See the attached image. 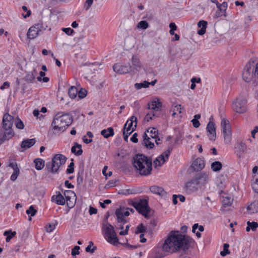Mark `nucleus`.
Wrapping results in <instances>:
<instances>
[{"label":"nucleus","mask_w":258,"mask_h":258,"mask_svg":"<svg viewBox=\"0 0 258 258\" xmlns=\"http://www.w3.org/2000/svg\"><path fill=\"white\" fill-rule=\"evenodd\" d=\"M190 239L178 231H171L162 246L163 251L171 253L180 250L187 249L190 243Z\"/></svg>","instance_id":"obj_1"},{"label":"nucleus","mask_w":258,"mask_h":258,"mask_svg":"<svg viewBox=\"0 0 258 258\" xmlns=\"http://www.w3.org/2000/svg\"><path fill=\"white\" fill-rule=\"evenodd\" d=\"M134 167L141 176L151 174L152 170V160L143 154H137L133 159Z\"/></svg>","instance_id":"obj_2"},{"label":"nucleus","mask_w":258,"mask_h":258,"mask_svg":"<svg viewBox=\"0 0 258 258\" xmlns=\"http://www.w3.org/2000/svg\"><path fill=\"white\" fill-rule=\"evenodd\" d=\"M72 121L73 117L70 114L58 112L53 118L51 126L54 130L63 132Z\"/></svg>","instance_id":"obj_3"},{"label":"nucleus","mask_w":258,"mask_h":258,"mask_svg":"<svg viewBox=\"0 0 258 258\" xmlns=\"http://www.w3.org/2000/svg\"><path fill=\"white\" fill-rule=\"evenodd\" d=\"M128 204L133 206L139 213L142 214L145 218L150 217L149 214L151 211V208L148 205V199H137L135 201L130 200Z\"/></svg>","instance_id":"obj_4"},{"label":"nucleus","mask_w":258,"mask_h":258,"mask_svg":"<svg viewBox=\"0 0 258 258\" xmlns=\"http://www.w3.org/2000/svg\"><path fill=\"white\" fill-rule=\"evenodd\" d=\"M102 229L104 231L105 238L108 242L113 245H117L119 243L114 227L110 224L108 222L104 223Z\"/></svg>","instance_id":"obj_5"},{"label":"nucleus","mask_w":258,"mask_h":258,"mask_svg":"<svg viewBox=\"0 0 258 258\" xmlns=\"http://www.w3.org/2000/svg\"><path fill=\"white\" fill-rule=\"evenodd\" d=\"M67 160L66 156L62 154H56L52 158L51 162L46 164V167L49 171L53 173H56L60 167L63 165Z\"/></svg>","instance_id":"obj_6"},{"label":"nucleus","mask_w":258,"mask_h":258,"mask_svg":"<svg viewBox=\"0 0 258 258\" xmlns=\"http://www.w3.org/2000/svg\"><path fill=\"white\" fill-rule=\"evenodd\" d=\"M221 126L225 143L226 144H230L232 140V133L229 120L225 118H223L221 120Z\"/></svg>","instance_id":"obj_7"},{"label":"nucleus","mask_w":258,"mask_h":258,"mask_svg":"<svg viewBox=\"0 0 258 258\" xmlns=\"http://www.w3.org/2000/svg\"><path fill=\"white\" fill-rule=\"evenodd\" d=\"M233 110L239 113H243L247 110V100L245 97L242 96L237 98L233 103Z\"/></svg>","instance_id":"obj_8"},{"label":"nucleus","mask_w":258,"mask_h":258,"mask_svg":"<svg viewBox=\"0 0 258 258\" xmlns=\"http://www.w3.org/2000/svg\"><path fill=\"white\" fill-rule=\"evenodd\" d=\"M254 61L250 59L246 64L242 73L243 79L246 82L251 81L253 77V71L254 65Z\"/></svg>","instance_id":"obj_9"},{"label":"nucleus","mask_w":258,"mask_h":258,"mask_svg":"<svg viewBox=\"0 0 258 258\" xmlns=\"http://www.w3.org/2000/svg\"><path fill=\"white\" fill-rule=\"evenodd\" d=\"M15 136L13 128L2 127L0 130V145L4 142L9 141Z\"/></svg>","instance_id":"obj_10"},{"label":"nucleus","mask_w":258,"mask_h":258,"mask_svg":"<svg viewBox=\"0 0 258 258\" xmlns=\"http://www.w3.org/2000/svg\"><path fill=\"white\" fill-rule=\"evenodd\" d=\"M128 68L131 73L133 74L139 72L142 69V64L138 56L134 55L132 56L128 64Z\"/></svg>","instance_id":"obj_11"},{"label":"nucleus","mask_w":258,"mask_h":258,"mask_svg":"<svg viewBox=\"0 0 258 258\" xmlns=\"http://www.w3.org/2000/svg\"><path fill=\"white\" fill-rule=\"evenodd\" d=\"M198 185L200 188L205 186L209 181V177L205 172H200L194 176Z\"/></svg>","instance_id":"obj_12"},{"label":"nucleus","mask_w":258,"mask_h":258,"mask_svg":"<svg viewBox=\"0 0 258 258\" xmlns=\"http://www.w3.org/2000/svg\"><path fill=\"white\" fill-rule=\"evenodd\" d=\"M206 130L209 140L214 141L216 138V124L215 123L210 120L207 125Z\"/></svg>","instance_id":"obj_13"},{"label":"nucleus","mask_w":258,"mask_h":258,"mask_svg":"<svg viewBox=\"0 0 258 258\" xmlns=\"http://www.w3.org/2000/svg\"><path fill=\"white\" fill-rule=\"evenodd\" d=\"M200 188L198 185L194 177L189 181L186 182L184 190L187 194H190Z\"/></svg>","instance_id":"obj_14"},{"label":"nucleus","mask_w":258,"mask_h":258,"mask_svg":"<svg viewBox=\"0 0 258 258\" xmlns=\"http://www.w3.org/2000/svg\"><path fill=\"white\" fill-rule=\"evenodd\" d=\"M14 121V116L10 115L8 113H6L3 117L2 127L13 128Z\"/></svg>","instance_id":"obj_15"},{"label":"nucleus","mask_w":258,"mask_h":258,"mask_svg":"<svg viewBox=\"0 0 258 258\" xmlns=\"http://www.w3.org/2000/svg\"><path fill=\"white\" fill-rule=\"evenodd\" d=\"M115 215L117 217V220L118 223H126V221L124 219V217H127L130 215V212L125 211L124 208L117 209L115 211Z\"/></svg>","instance_id":"obj_16"},{"label":"nucleus","mask_w":258,"mask_h":258,"mask_svg":"<svg viewBox=\"0 0 258 258\" xmlns=\"http://www.w3.org/2000/svg\"><path fill=\"white\" fill-rule=\"evenodd\" d=\"M205 166L204 160L201 158H198L194 161L190 167L194 171H199L204 169Z\"/></svg>","instance_id":"obj_17"},{"label":"nucleus","mask_w":258,"mask_h":258,"mask_svg":"<svg viewBox=\"0 0 258 258\" xmlns=\"http://www.w3.org/2000/svg\"><path fill=\"white\" fill-rule=\"evenodd\" d=\"M113 71L117 74H125L131 73L128 66L117 63L113 66Z\"/></svg>","instance_id":"obj_18"},{"label":"nucleus","mask_w":258,"mask_h":258,"mask_svg":"<svg viewBox=\"0 0 258 258\" xmlns=\"http://www.w3.org/2000/svg\"><path fill=\"white\" fill-rule=\"evenodd\" d=\"M40 31L38 27V25H35L32 27H31L27 32V35L28 39H33L36 38L38 35L39 32Z\"/></svg>","instance_id":"obj_19"},{"label":"nucleus","mask_w":258,"mask_h":258,"mask_svg":"<svg viewBox=\"0 0 258 258\" xmlns=\"http://www.w3.org/2000/svg\"><path fill=\"white\" fill-rule=\"evenodd\" d=\"M137 117L135 116H132L125 123L123 129L124 130L127 128L130 130H132L134 129V131L135 130L137 124Z\"/></svg>","instance_id":"obj_20"},{"label":"nucleus","mask_w":258,"mask_h":258,"mask_svg":"<svg viewBox=\"0 0 258 258\" xmlns=\"http://www.w3.org/2000/svg\"><path fill=\"white\" fill-rule=\"evenodd\" d=\"M162 107V103L159 100H154L148 104V109L153 112L159 111Z\"/></svg>","instance_id":"obj_21"},{"label":"nucleus","mask_w":258,"mask_h":258,"mask_svg":"<svg viewBox=\"0 0 258 258\" xmlns=\"http://www.w3.org/2000/svg\"><path fill=\"white\" fill-rule=\"evenodd\" d=\"M143 141L142 144L144 145L146 148L152 149L154 147V142L151 141V139L148 136L146 132H145L143 135Z\"/></svg>","instance_id":"obj_22"},{"label":"nucleus","mask_w":258,"mask_h":258,"mask_svg":"<svg viewBox=\"0 0 258 258\" xmlns=\"http://www.w3.org/2000/svg\"><path fill=\"white\" fill-rule=\"evenodd\" d=\"M228 7V4L227 2H224L222 4H217V9H218V11L216 12V14L218 15V16H224L226 17L227 16L226 13V11L227 10Z\"/></svg>","instance_id":"obj_23"},{"label":"nucleus","mask_w":258,"mask_h":258,"mask_svg":"<svg viewBox=\"0 0 258 258\" xmlns=\"http://www.w3.org/2000/svg\"><path fill=\"white\" fill-rule=\"evenodd\" d=\"M51 200L52 202H55L57 205H64L66 203V200L63 197V196L58 192H56V195L53 196L51 198Z\"/></svg>","instance_id":"obj_24"},{"label":"nucleus","mask_w":258,"mask_h":258,"mask_svg":"<svg viewBox=\"0 0 258 258\" xmlns=\"http://www.w3.org/2000/svg\"><path fill=\"white\" fill-rule=\"evenodd\" d=\"M36 73L37 72L35 69H33L31 72H28L24 78V80L28 83H34Z\"/></svg>","instance_id":"obj_25"},{"label":"nucleus","mask_w":258,"mask_h":258,"mask_svg":"<svg viewBox=\"0 0 258 258\" xmlns=\"http://www.w3.org/2000/svg\"><path fill=\"white\" fill-rule=\"evenodd\" d=\"M235 148L237 150V155L239 156H240L241 154L244 153L246 150V146L242 142L237 143Z\"/></svg>","instance_id":"obj_26"},{"label":"nucleus","mask_w":258,"mask_h":258,"mask_svg":"<svg viewBox=\"0 0 258 258\" xmlns=\"http://www.w3.org/2000/svg\"><path fill=\"white\" fill-rule=\"evenodd\" d=\"M208 23L207 21L204 20L200 21L198 23V26L199 27H201V28L198 30V34L200 35H203L206 33V30L207 28Z\"/></svg>","instance_id":"obj_27"},{"label":"nucleus","mask_w":258,"mask_h":258,"mask_svg":"<svg viewBox=\"0 0 258 258\" xmlns=\"http://www.w3.org/2000/svg\"><path fill=\"white\" fill-rule=\"evenodd\" d=\"M71 152L77 156L81 155L83 153L81 145L75 143L74 146L72 147Z\"/></svg>","instance_id":"obj_28"},{"label":"nucleus","mask_w":258,"mask_h":258,"mask_svg":"<svg viewBox=\"0 0 258 258\" xmlns=\"http://www.w3.org/2000/svg\"><path fill=\"white\" fill-rule=\"evenodd\" d=\"M35 143V139H27L22 141L21 146L22 148H29L33 146Z\"/></svg>","instance_id":"obj_29"},{"label":"nucleus","mask_w":258,"mask_h":258,"mask_svg":"<svg viewBox=\"0 0 258 258\" xmlns=\"http://www.w3.org/2000/svg\"><path fill=\"white\" fill-rule=\"evenodd\" d=\"M247 211L250 213H255L258 212V201H254L247 207Z\"/></svg>","instance_id":"obj_30"},{"label":"nucleus","mask_w":258,"mask_h":258,"mask_svg":"<svg viewBox=\"0 0 258 258\" xmlns=\"http://www.w3.org/2000/svg\"><path fill=\"white\" fill-rule=\"evenodd\" d=\"M114 134L113 129L111 127H108L107 129L103 130L101 131V135L106 139L110 137H112Z\"/></svg>","instance_id":"obj_31"},{"label":"nucleus","mask_w":258,"mask_h":258,"mask_svg":"<svg viewBox=\"0 0 258 258\" xmlns=\"http://www.w3.org/2000/svg\"><path fill=\"white\" fill-rule=\"evenodd\" d=\"M223 200H222V205L224 207L230 206L232 203L233 199L231 196L229 195H226L223 196Z\"/></svg>","instance_id":"obj_32"},{"label":"nucleus","mask_w":258,"mask_h":258,"mask_svg":"<svg viewBox=\"0 0 258 258\" xmlns=\"http://www.w3.org/2000/svg\"><path fill=\"white\" fill-rule=\"evenodd\" d=\"M150 191L153 194L163 196L165 194L164 190L161 187L158 186H152L150 188Z\"/></svg>","instance_id":"obj_33"},{"label":"nucleus","mask_w":258,"mask_h":258,"mask_svg":"<svg viewBox=\"0 0 258 258\" xmlns=\"http://www.w3.org/2000/svg\"><path fill=\"white\" fill-rule=\"evenodd\" d=\"M246 224L247 227H246V231L247 232H249L250 230L252 231H255L258 228V223L256 222L247 221Z\"/></svg>","instance_id":"obj_34"},{"label":"nucleus","mask_w":258,"mask_h":258,"mask_svg":"<svg viewBox=\"0 0 258 258\" xmlns=\"http://www.w3.org/2000/svg\"><path fill=\"white\" fill-rule=\"evenodd\" d=\"M34 163L36 169L38 170L43 169L45 165L44 161L40 158L35 159L34 161Z\"/></svg>","instance_id":"obj_35"},{"label":"nucleus","mask_w":258,"mask_h":258,"mask_svg":"<svg viewBox=\"0 0 258 258\" xmlns=\"http://www.w3.org/2000/svg\"><path fill=\"white\" fill-rule=\"evenodd\" d=\"M166 161V159L162 156H159L154 161V167L161 166Z\"/></svg>","instance_id":"obj_36"},{"label":"nucleus","mask_w":258,"mask_h":258,"mask_svg":"<svg viewBox=\"0 0 258 258\" xmlns=\"http://www.w3.org/2000/svg\"><path fill=\"white\" fill-rule=\"evenodd\" d=\"M171 111H173L172 116H175L176 112L179 113H181V107L180 104H178L176 102H174L172 104V107Z\"/></svg>","instance_id":"obj_37"},{"label":"nucleus","mask_w":258,"mask_h":258,"mask_svg":"<svg viewBox=\"0 0 258 258\" xmlns=\"http://www.w3.org/2000/svg\"><path fill=\"white\" fill-rule=\"evenodd\" d=\"M222 167V163L219 161H215L211 164V169L213 171H219Z\"/></svg>","instance_id":"obj_38"},{"label":"nucleus","mask_w":258,"mask_h":258,"mask_svg":"<svg viewBox=\"0 0 258 258\" xmlns=\"http://www.w3.org/2000/svg\"><path fill=\"white\" fill-rule=\"evenodd\" d=\"M78 93V91L77 88L74 86L71 87L68 91L69 96L72 99H74L77 97Z\"/></svg>","instance_id":"obj_39"},{"label":"nucleus","mask_w":258,"mask_h":258,"mask_svg":"<svg viewBox=\"0 0 258 258\" xmlns=\"http://www.w3.org/2000/svg\"><path fill=\"white\" fill-rule=\"evenodd\" d=\"M147 132L150 134L149 136H148L149 137H150L151 139H154L156 138V137L158 136V131L156 130V128L154 127H150L147 130Z\"/></svg>","instance_id":"obj_40"},{"label":"nucleus","mask_w":258,"mask_h":258,"mask_svg":"<svg viewBox=\"0 0 258 258\" xmlns=\"http://www.w3.org/2000/svg\"><path fill=\"white\" fill-rule=\"evenodd\" d=\"M150 85V83L148 82V81H144L142 83H136L135 84V87L136 89L137 90H139V89H141V88H147L149 87Z\"/></svg>","instance_id":"obj_41"},{"label":"nucleus","mask_w":258,"mask_h":258,"mask_svg":"<svg viewBox=\"0 0 258 258\" xmlns=\"http://www.w3.org/2000/svg\"><path fill=\"white\" fill-rule=\"evenodd\" d=\"M253 181L252 183L253 189L255 192L258 193V173L253 176Z\"/></svg>","instance_id":"obj_42"},{"label":"nucleus","mask_w":258,"mask_h":258,"mask_svg":"<svg viewBox=\"0 0 258 258\" xmlns=\"http://www.w3.org/2000/svg\"><path fill=\"white\" fill-rule=\"evenodd\" d=\"M16 234V232L15 231L12 232L11 230L6 231L4 232V235L5 236H7L6 241L7 242H9L12 239V238Z\"/></svg>","instance_id":"obj_43"},{"label":"nucleus","mask_w":258,"mask_h":258,"mask_svg":"<svg viewBox=\"0 0 258 258\" xmlns=\"http://www.w3.org/2000/svg\"><path fill=\"white\" fill-rule=\"evenodd\" d=\"M89 245L86 248V251L87 252L93 253L95 250L97 249L96 246H93V243L92 241H90Z\"/></svg>","instance_id":"obj_44"},{"label":"nucleus","mask_w":258,"mask_h":258,"mask_svg":"<svg viewBox=\"0 0 258 258\" xmlns=\"http://www.w3.org/2000/svg\"><path fill=\"white\" fill-rule=\"evenodd\" d=\"M16 127L19 130H22L24 128V124L23 121L18 117L15 121Z\"/></svg>","instance_id":"obj_45"},{"label":"nucleus","mask_w":258,"mask_h":258,"mask_svg":"<svg viewBox=\"0 0 258 258\" xmlns=\"http://www.w3.org/2000/svg\"><path fill=\"white\" fill-rule=\"evenodd\" d=\"M19 173H20L19 168H18L17 169H15V170H14L13 174L11 176V178H10L11 180L13 181H15L16 180V179L17 178Z\"/></svg>","instance_id":"obj_46"},{"label":"nucleus","mask_w":258,"mask_h":258,"mask_svg":"<svg viewBox=\"0 0 258 258\" xmlns=\"http://www.w3.org/2000/svg\"><path fill=\"white\" fill-rule=\"evenodd\" d=\"M26 213L28 215H30L31 216H34L37 213V210L34 208L33 206L29 207V209L26 210Z\"/></svg>","instance_id":"obj_47"},{"label":"nucleus","mask_w":258,"mask_h":258,"mask_svg":"<svg viewBox=\"0 0 258 258\" xmlns=\"http://www.w3.org/2000/svg\"><path fill=\"white\" fill-rule=\"evenodd\" d=\"M154 116H155V113H154V112L150 110V111L148 112L146 115L145 116L144 120L148 122L150 120H152L153 117H154Z\"/></svg>","instance_id":"obj_48"},{"label":"nucleus","mask_w":258,"mask_h":258,"mask_svg":"<svg viewBox=\"0 0 258 258\" xmlns=\"http://www.w3.org/2000/svg\"><path fill=\"white\" fill-rule=\"evenodd\" d=\"M138 28L146 29L149 27L148 22L146 21H141L138 24Z\"/></svg>","instance_id":"obj_49"},{"label":"nucleus","mask_w":258,"mask_h":258,"mask_svg":"<svg viewBox=\"0 0 258 258\" xmlns=\"http://www.w3.org/2000/svg\"><path fill=\"white\" fill-rule=\"evenodd\" d=\"M145 231H146L145 227L143 225V224H141L139 225H138V227H137V229L135 232V233L136 234L141 233H143V232H145Z\"/></svg>","instance_id":"obj_50"},{"label":"nucleus","mask_w":258,"mask_h":258,"mask_svg":"<svg viewBox=\"0 0 258 258\" xmlns=\"http://www.w3.org/2000/svg\"><path fill=\"white\" fill-rule=\"evenodd\" d=\"M64 195L67 201L70 200L71 197L75 196V192L72 190H66Z\"/></svg>","instance_id":"obj_51"},{"label":"nucleus","mask_w":258,"mask_h":258,"mask_svg":"<svg viewBox=\"0 0 258 258\" xmlns=\"http://www.w3.org/2000/svg\"><path fill=\"white\" fill-rule=\"evenodd\" d=\"M198 228L199 229V230L200 231V232H203L204 230V227L202 225H199V224L198 223H196V224H195L193 226H192V232L195 233L196 232V230Z\"/></svg>","instance_id":"obj_52"},{"label":"nucleus","mask_w":258,"mask_h":258,"mask_svg":"<svg viewBox=\"0 0 258 258\" xmlns=\"http://www.w3.org/2000/svg\"><path fill=\"white\" fill-rule=\"evenodd\" d=\"M74 163L73 162V160H72V162L70 163L69 168L67 169L66 172L68 174L73 173L74 171Z\"/></svg>","instance_id":"obj_53"},{"label":"nucleus","mask_w":258,"mask_h":258,"mask_svg":"<svg viewBox=\"0 0 258 258\" xmlns=\"http://www.w3.org/2000/svg\"><path fill=\"white\" fill-rule=\"evenodd\" d=\"M78 95L80 98H83L87 95V91L83 89H81L78 91Z\"/></svg>","instance_id":"obj_54"},{"label":"nucleus","mask_w":258,"mask_h":258,"mask_svg":"<svg viewBox=\"0 0 258 258\" xmlns=\"http://www.w3.org/2000/svg\"><path fill=\"white\" fill-rule=\"evenodd\" d=\"M93 0H86L84 4V8L86 10H89L91 7Z\"/></svg>","instance_id":"obj_55"},{"label":"nucleus","mask_w":258,"mask_h":258,"mask_svg":"<svg viewBox=\"0 0 258 258\" xmlns=\"http://www.w3.org/2000/svg\"><path fill=\"white\" fill-rule=\"evenodd\" d=\"M171 150H172L171 148H169L162 154L160 155V156H163V157H165V158L166 159V160H167L169 158Z\"/></svg>","instance_id":"obj_56"},{"label":"nucleus","mask_w":258,"mask_h":258,"mask_svg":"<svg viewBox=\"0 0 258 258\" xmlns=\"http://www.w3.org/2000/svg\"><path fill=\"white\" fill-rule=\"evenodd\" d=\"M80 246H75L72 249L71 254L72 255H76L79 254Z\"/></svg>","instance_id":"obj_57"},{"label":"nucleus","mask_w":258,"mask_h":258,"mask_svg":"<svg viewBox=\"0 0 258 258\" xmlns=\"http://www.w3.org/2000/svg\"><path fill=\"white\" fill-rule=\"evenodd\" d=\"M22 9L24 11L27 12V14L26 15H23V16L24 18H27L31 15V11L30 10H28L26 6H22Z\"/></svg>","instance_id":"obj_58"},{"label":"nucleus","mask_w":258,"mask_h":258,"mask_svg":"<svg viewBox=\"0 0 258 258\" xmlns=\"http://www.w3.org/2000/svg\"><path fill=\"white\" fill-rule=\"evenodd\" d=\"M62 31L69 35H72L74 31L70 28H63Z\"/></svg>","instance_id":"obj_59"},{"label":"nucleus","mask_w":258,"mask_h":258,"mask_svg":"<svg viewBox=\"0 0 258 258\" xmlns=\"http://www.w3.org/2000/svg\"><path fill=\"white\" fill-rule=\"evenodd\" d=\"M54 225L49 224L46 226V230L47 232H51L53 231L54 228Z\"/></svg>","instance_id":"obj_60"},{"label":"nucleus","mask_w":258,"mask_h":258,"mask_svg":"<svg viewBox=\"0 0 258 258\" xmlns=\"http://www.w3.org/2000/svg\"><path fill=\"white\" fill-rule=\"evenodd\" d=\"M127 192L128 194H137L140 192L139 189H129L127 190Z\"/></svg>","instance_id":"obj_61"},{"label":"nucleus","mask_w":258,"mask_h":258,"mask_svg":"<svg viewBox=\"0 0 258 258\" xmlns=\"http://www.w3.org/2000/svg\"><path fill=\"white\" fill-rule=\"evenodd\" d=\"M191 122L192 123L193 126L196 128L199 127L200 125V123L199 120H197V119H192Z\"/></svg>","instance_id":"obj_62"},{"label":"nucleus","mask_w":258,"mask_h":258,"mask_svg":"<svg viewBox=\"0 0 258 258\" xmlns=\"http://www.w3.org/2000/svg\"><path fill=\"white\" fill-rule=\"evenodd\" d=\"M138 134L135 133L133 134V136L131 138V141L135 143H137L138 142V139L137 138Z\"/></svg>","instance_id":"obj_63"},{"label":"nucleus","mask_w":258,"mask_h":258,"mask_svg":"<svg viewBox=\"0 0 258 258\" xmlns=\"http://www.w3.org/2000/svg\"><path fill=\"white\" fill-rule=\"evenodd\" d=\"M9 166L11 167L13 170H15V169L18 168V165L16 162H13L9 164Z\"/></svg>","instance_id":"obj_64"}]
</instances>
